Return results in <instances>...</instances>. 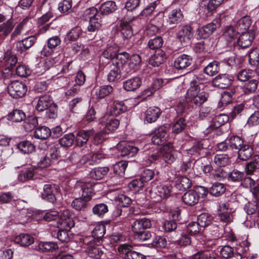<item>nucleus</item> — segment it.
<instances>
[{
    "mask_svg": "<svg viewBox=\"0 0 259 259\" xmlns=\"http://www.w3.org/2000/svg\"><path fill=\"white\" fill-rule=\"evenodd\" d=\"M130 55L128 53L123 52L116 54L115 59L111 62L115 65H117L121 68H122L128 60Z\"/></svg>",
    "mask_w": 259,
    "mask_h": 259,
    "instance_id": "obj_39",
    "label": "nucleus"
},
{
    "mask_svg": "<svg viewBox=\"0 0 259 259\" xmlns=\"http://www.w3.org/2000/svg\"><path fill=\"white\" fill-rule=\"evenodd\" d=\"M251 20L250 18L246 16L239 19L235 24L236 29L239 33H242L243 32H247L250 30L249 28L251 25Z\"/></svg>",
    "mask_w": 259,
    "mask_h": 259,
    "instance_id": "obj_20",
    "label": "nucleus"
},
{
    "mask_svg": "<svg viewBox=\"0 0 259 259\" xmlns=\"http://www.w3.org/2000/svg\"><path fill=\"white\" fill-rule=\"evenodd\" d=\"M249 63L251 66H259V49H252L248 53Z\"/></svg>",
    "mask_w": 259,
    "mask_h": 259,
    "instance_id": "obj_54",
    "label": "nucleus"
},
{
    "mask_svg": "<svg viewBox=\"0 0 259 259\" xmlns=\"http://www.w3.org/2000/svg\"><path fill=\"white\" fill-rule=\"evenodd\" d=\"M254 154L253 147L248 144L243 145L238 151V158L243 161L249 159Z\"/></svg>",
    "mask_w": 259,
    "mask_h": 259,
    "instance_id": "obj_28",
    "label": "nucleus"
},
{
    "mask_svg": "<svg viewBox=\"0 0 259 259\" xmlns=\"http://www.w3.org/2000/svg\"><path fill=\"white\" fill-rule=\"evenodd\" d=\"M184 19V16L180 9H175L171 12L168 17V22L170 24H178Z\"/></svg>",
    "mask_w": 259,
    "mask_h": 259,
    "instance_id": "obj_36",
    "label": "nucleus"
},
{
    "mask_svg": "<svg viewBox=\"0 0 259 259\" xmlns=\"http://www.w3.org/2000/svg\"><path fill=\"white\" fill-rule=\"evenodd\" d=\"M117 250L125 259H146L145 255L133 250V247L127 244L120 245Z\"/></svg>",
    "mask_w": 259,
    "mask_h": 259,
    "instance_id": "obj_4",
    "label": "nucleus"
},
{
    "mask_svg": "<svg viewBox=\"0 0 259 259\" xmlns=\"http://www.w3.org/2000/svg\"><path fill=\"white\" fill-rule=\"evenodd\" d=\"M132 21L122 19L120 21V28L121 33L124 39L131 38L133 35V31L131 25Z\"/></svg>",
    "mask_w": 259,
    "mask_h": 259,
    "instance_id": "obj_26",
    "label": "nucleus"
},
{
    "mask_svg": "<svg viewBox=\"0 0 259 259\" xmlns=\"http://www.w3.org/2000/svg\"><path fill=\"white\" fill-rule=\"evenodd\" d=\"M161 111L157 107H150L145 112V120L149 123L156 121L159 117Z\"/></svg>",
    "mask_w": 259,
    "mask_h": 259,
    "instance_id": "obj_25",
    "label": "nucleus"
},
{
    "mask_svg": "<svg viewBox=\"0 0 259 259\" xmlns=\"http://www.w3.org/2000/svg\"><path fill=\"white\" fill-rule=\"evenodd\" d=\"M97 243L90 247H87L86 251L91 257L100 259L103 254V247Z\"/></svg>",
    "mask_w": 259,
    "mask_h": 259,
    "instance_id": "obj_34",
    "label": "nucleus"
},
{
    "mask_svg": "<svg viewBox=\"0 0 259 259\" xmlns=\"http://www.w3.org/2000/svg\"><path fill=\"white\" fill-rule=\"evenodd\" d=\"M74 222L68 210H65L60 215L58 222V227L60 229L70 230L74 226Z\"/></svg>",
    "mask_w": 259,
    "mask_h": 259,
    "instance_id": "obj_6",
    "label": "nucleus"
},
{
    "mask_svg": "<svg viewBox=\"0 0 259 259\" xmlns=\"http://www.w3.org/2000/svg\"><path fill=\"white\" fill-rule=\"evenodd\" d=\"M118 52V48L116 45L108 46L102 53V56L106 59L113 61Z\"/></svg>",
    "mask_w": 259,
    "mask_h": 259,
    "instance_id": "obj_44",
    "label": "nucleus"
},
{
    "mask_svg": "<svg viewBox=\"0 0 259 259\" xmlns=\"http://www.w3.org/2000/svg\"><path fill=\"white\" fill-rule=\"evenodd\" d=\"M15 27L12 19H9L0 25V37H6L12 32Z\"/></svg>",
    "mask_w": 259,
    "mask_h": 259,
    "instance_id": "obj_33",
    "label": "nucleus"
},
{
    "mask_svg": "<svg viewBox=\"0 0 259 259\" xmlns=\"http://www.w3.org/2000/svg\"><path fill=\"white\" fill-rule=\"evenodd\" d=\"M106 67L108 71L107 80L109 82L115 81L121 78V67L115 65L111 62L108 63Z\"/></svg>",
    "mask_w": 259,
    "mask_h": 259,
    "instance_id": "obj_11",
    "label": "nucleus"
},
{
    "mask_svg": "<svg viewBox=\"0 0 259 259\" xmlns=\"http://www.w3.org/2000/svg\"><path fill=\"white\" fill-rule=\"evenodd\" d=\"M127 166V163L125 161H121L115 164L113 167V171L115 175L122 177L124 175V172Z\"/></svg>",
    "mask_w": 259,
    "mask_h": 259,
    "instance_id": "obj_58",
    "label": "nucleus"
},
{
    "mask_svg": "<svg viewBox=\"0 0 259 259\" xmlns=\"http://www.w3.org/2000/svg\"><path fill=\"white\" fill-rule=\"evenodd\" d=\"M192 58L189 55L183 54L177 57L174 63V67L178 70H183L191 65Z\"/></svg>",
    "mask_w": 259,
    "mask_h": 259,
    "instance_id": "obj_17",
    "label": "nucleus"
},
{
    "mask_svg": "<svg viewBox=\"0 0 259 259\" xmlns=\"http://www.w3.org/2000/svg\"><path fill=\"white\" fill-rule=\"evenodd\" d=\"M163 40L160 36H156L154 38L150 39L148 43V46L151 50H159L163 45Z\"/></svg>",
    "mask_w": 259,
    "mask_h": 259,
    "instance_id": "obj_57",
    "label": "nucleus"
},
{
    "mask_svg": "<svg viewBox=\"0 0 259 259\" xmlns=\"http://www.w3.org/2000/svg\"><path fill=\"white\" fill-rule=\"evenodd\" d=\"M95 133L93 128L89 130H80L75 138V142L77 146L81 147L87 144L91 136Z\"/></svg>",
    "mask_w": 259,
    "mask_h": 259,
    "instance_id": "obj_13",
    "label": "nucleus"
},
{
    "mask_svg": "<svg viewBox=\"0 0 259 259\" xmlns=\"http://www.w3.org/2000/svg\"><path fill=\"white\" fill-rule=\"evenodd\" d=\"M193 35V28L189 25L182 26L177 33V38L184 45L188 44Z\"/></svg>",
    "mask_w": 259,
    "mask_h": 259,
    "instance_id": "obj_10",
    "label": "nucleus"
},
{
    "mask_svg": "<svg viewBox=\"0 0 259 259\" xmlns=\"http://www.w3.org/2000/svg\"><path fill=\"white\" fill-rule=\"evenodd\" d=\"M141 78L139 77H135L125 81L123 83V87L127 91H134L141 86Z\"/></svg>",
    "mask_w": 259,
    "mask_h": 259,
    "instance_id": "obj_29",
    "label": "nucleus"
},
{
    "mask_svg": "<svg viewBox=\"0 0 259 259\" xmlns=\"http://www.w3.org/2000/svg\"><path fill=\"white\" fill-rule=\"evenodd\" d=\"M127 107L123 101H115L113 102L111 109V113L117 116L127 110Z\"/></svg>",
    "mask_w": 259,
    "mask_h": 259,
    "instance_id": "obj_41",
    "label": "nucleus"
},
{
    "mask_svg": "<svg viewBox=\"0 0 259 259\" xmlns=\"http://www.w3.org/2000/svg\"><path fill=\"white\" fill-rule=\"evenodd\" d=\"M229 204L224 203L220 206L218 216L220 220L225 223H229L232 221V215L228 211Z\"/></svg>",
    "mask_w": 259,
    "mask_h": 259,
    "instance_id": "obj_24",
    "label": "nucleus"
},
{
    "mask_svg": "<svg viewBox=\"0 0 259 259\" xmlns=\"http://www.w3.org/2000/svg\"><path fill=\"white\" fill-rule=\"evenodd\" d=\"M166 59V55L165 52L161 50H158L150 58L149 64L154 67L159 66Z\"/></svg>",
    "mask_w": 259,
    "mask_h": 259,
    "instance_id": "obj_23",
    "label": "nucleus"
},
{
    "mask_svg": "<svg viewBox=\"0 0 259 259\" xmlns=\"http://www.w3.org/2000/svg\"><path fill=\"white\" fill-rule=\"evenodd\" d=\"M226 191V188L222 183H215L211 186L209 190L210 194L214 196H220Z\"/></svg>",
    "mask_w": 259,
    "mask_h": 259,
    "instance_id": "obj_51",
    "label": "nucleus"
},
{
    "mask_svg": "<svg viewBox=\"0 0 259 259\" xmlns=\"http://www.w3.org/2000/svg\"><path fill=\"white\" fill-rule=\"evenodd\" d=\"M96 183L91 181H85L83 180L77 181L75 185V188L81 192L82 197L90 200L94 193V187Z\"/></svg>",
    "mask_w": 259,
    "mask_h": 259,
    "instance_id": "obj_2",
    "label": "nucleus"
},
{
    "mask_svg": "<svg viewBox=\"0 0 259 259\" xmlns=\"http://www.w3.org/2000/svg\"><path fill=\"white\" fill-rule=\"evenodd\" d=\"M59 190V187L54 184H46L44 186L43 192L41 195L42 199L54 203L56 201V193Z\"/></svg>",
    "mask_w": 259,
    "mask_h": 259,
    "instance_id": "obj_8",
    "label": "nucleus"
},
{
    "mask_svg": "<svg viewBox=\"0 0 259 259\" xmlns=\"http://www.w3.org/2000/svg\"><path fill=\"white\" fill-rule=\"evenodd\" d=\"M201 80L202 79L200 77H196L192 81H191L190 83V87L188 90L186 94V101L192 99L195 96L200 93L199 84L201 83Z\"/></svg>",
    "mask_w": 259,
    "mask_h": 259,
    "instance_id": "obj_15",
    "label": "nucleus"
},
{
    "mask_svg": "<svg viewBox=\"0 0 259 259\" xmlns=\"http://www.w3.org/2000/svg\"><path fill=\"white\" fill-rule=\"evenodd\" d=\"M161 153L163 160L167 164H171L176 160L174 146L171 143H168L163 146Z\"/></svg>",
    "mask_w": 259,
    "mask_h": 259,
    "instance_id": "obj_9",
    "label": "nucleus"
},
{
    "mask_svg": "<svg viewBox=\"0 0 259 259\" xmlns=\"http://www.w3.org/2000/svg\"><path fill=\"white\" fill-rule=\"evenodd\" d=\"M25 119L24 127L27 132L32 131L38 125L37 118L34 115H30Z\"/></svg>",
    "mask_w": 259,
    "mask_h": 259,
    "instance_id": "obj_48",
    "label": "nucleus"
},
{
    "mask_svg": "<svg viewBox=\"0 0 259 259\" xmlns=\"http://www.w3.org/2000/svg\"><path fill=\"white\" fill-rule=\"evenodd\" d=\"M88 201L82 197L77 198L72 201L71 206L77 210H84L87 207Z\"/></svg>",
    "mask_w": 259,
    "mask_h": 259,
    "instance_id": "obj_55",
    "label": "nucleus"
},
{
    "mask_svg": "<svg viewBox=\"0 0 259 259\" xmlns=\"http://www.w3.org/2000/svg\"><path fill=\"white\" fill-rule=\"evenodd\" d=\"M169 127L163 125L156 128L154 131V135L152 137V142L155 145H162L166 141L168 135L167 134Z\"/></svg>",
    "mask_w": 259,
    "mask_h": 259,
    "instance_id": "obj_5",
    "label": "nucleus"
},
{
    "mask_svg": "<svg viewBox=\"0 0 259 259\" xmlns=\"http://www.w3.org/2000/svg\"><path fill=\"white\" fill-rule=\"evenodd\" d=\"M151 222L150 219L143 218L136 220L133 223L132 230L135 235L141 233L145 229L150 228L151 227Z\"/></svg>",
    "mask_w": 259,
    "mask_h": 259,
    "instance_id": "obj_14",
    "label": "nucleus"
},
{
    "mask_svg": "<svg viewBox=\"0 0 259 259\" xmlns=\"http://www.w3.org/2000/svg\"><path fill=\"white\" fill-rule=\"evenodd\" d=\"M139 148L133 145H127L123 147L121 151V156L122 157H133L138 152Z\"/></svg>",
    "mask_w": 259,
    "mask_h": 259,
    "instance_id": "obj_53",
    "label": "nucleus"
},
{
    "mask_svg": "<svg viewBox=\"0 0 259 259\" xmlns=\"http://www.w3.org/2000/svg\"><path fill=\"white\" fill-rule=\"evenodd\" d=\"M212 218L208 213H203L198 216L197 222L202 228H205L212 223Z\"/></svg>",
    "mask_w": 259,
    "mask_h": 259,
    "instance_id": "obj_52",
    "label": "nucleus"
},
{
    "mask_svg": "<svg viewBox=\"0 0 259 259\" xmlns=\"http://www.w3.org/2000/svg\"><path fill=\"white\" fill-rule=\"evenodd\" d=\"M17 148L23 153L28 154L35 150V146L28 141H23L17 145Z\"/></svg>",
    "mask_w": 259,
    "mask_h": 259,
    "instance_id": "obj_46",
    "label": "nucleus"
},
{
    "mask_svg": "<svg viewBox=\"0 0 259 259\" xmlns=\"http://www.w3.org/2000/svg\"><path fill=\"white\" fill-rule=\"evenodd\" d=\"M207 99V97L204 92H200L194 97L186 101L189 104H193L197 106H199L203 104Z\"/></svg>",
    "mask_w": 259,
    "mask_h": 259,
    "instance_id": "obj_50",
    "label": "nucleus"
},
{
    "mask_svg": "<svg viewBox=\"0 0 259 259\" xmlns=\"http://www.w3.org/2000/svg\"><path fill=\"white\" fill-rule=\"evenodd\" d=\"M100 122L104 126V130L106 133L114 131L117 129L119 125V120L114 118L106 119V117H103L101 119Z\"/></svg>",
    "mask_w": 259,
    "mask_h": 259,
    "instance_id": "obj_16",
    "label": "nucleus"
},
{
    "mask_svg": "<svg viewBox=\"0 0 259 259\" xmlns=\"http://www.w3.org/2000/svg\"><path fill=\"white\" fill-rule=\"evenodd\" d=\"M217 25L214 23H208L198 29V34L201 38L208 37L216 30Z\"/></svg>",
    "mask_w": 259,
    "mask_h": 259,
    "instance_id": "obj_27",
    "label": "nucleus"
},
{
    "mask_svg": "<svg viewBox=\"0 0 259 259\" xmlns=\"http://www.w3.org/2000/svg\"><path fill=\"white\" fill-rule=\"evenodd\" d=\"M36 38L33 36L27 37L16 43V49L20 53L23 52L31 48L35 43Z\"/></svg>",
    "mask_w": 259,
    "mask_h": 259,
    "instance_id": "obj_19",
    "label": "nucleus"
},
{
    "mask_svg": "<svg viewBox=\"0 0 259 259\" xmlns=\"http://www.w3.org/2000/svg\"><path fill=\"white\" fill-rule=\"evenodd\" d=\"M191 185V181L185 176L180 177L176 182V186L180 190L188 189Z\"/></svg>",
    "mask_w": 259,
    "mask_h": 259,
    "instance_id": "obj_47",
    "label": "nucleus"
},
{
    "mask_svg": "<svg viewBox=\"0 0 259 259\" xmlns=\"http://www.w3.org/2000/svg\"><path fill=\"white\" fill-rule=\"evenodd\" d=\"M54 103L53 101L49 95H44L39 98L36 109L39 111H43L48 109Z\"/></svg>",
    "mask_w": 259,
    "mask_h": 259,
    "instance_id": "obj_21",
    "label": "nucleus"
},
{
    "mask_svg": "<svg viewBox=\"0 0 259 259\" xmlns=\"http://www.w3.org/2000/svg\"><path fill=\"white\" fill-rule=\"evenodd\" d=\"M116 9L115 3L113 1H107L102 4L100 11L103 15H108L114 12Z\"/></svg>",
    "mask_w": 259,
    "mask_h": 259,
    "instance_id": "obj_43",
    "label": "nucleus"
},
{
    "mask_svg": "<svg viewBox=\"0 0 259 259\" xmlns=\"http://www.w3.org/2000/svg\"><path fill=\"white\" fill-rule=\"evenodd\" d=\"M110 170L108 166L98 167L92 169L90 172V177L95 180H100L106 176Z\"/></svg>",
    "mask_w": 259,
    "mask_h": 259,
    "instance_id": "obj_22",
    "label": "nucleus"
},
{
    "mask_svg": "<svg viewBox=\"0 0 259 259\" xmlns=\"http://www.w3.org/2000/svg\"><path fill=\"white\" fill-rule=\"evenodd\" d=\"M214 163L218 166L224 167L229 163V158L227 154H217L213 159Z\"/></svg>",
    "mask_w": 259,
    "mask_h": 259,
    "instance_id": "obj_56",
    "label": "nucleus"
},
{
    "mask_svg": "<svg viewBox=\"0 0 259 259\" xmlns=\"http://www.w3.org/2000/svg\"><path fill=\"white\" fill-rule=\"evenodd\" d=\"M238 34H239V32H237L235 27L228 26L225 27L223 35L226 40L231 41L236 37Z\"/></svg>",
    "mask_w": 259,
    "mask_h": 259,
    "instance_id": "obj_49",
    "label": "nucleus"
},
{
    "mask_svg": "<svg viewBox=\"0 0 259 259\" xmlns=\"http://www.w3.org/2000/svg\"><path fill=\"white\" fill-rule=\"evenodd\" d=\"M255 35V31L254 29H251L247 32L241 33L238 38V45L243 49L246 48L251 46Z\"/></svg>",
    "mask_w": 259,
    "mask_h": 259,
    "instance_id": "obj_7",
    "label": "nucleus"
},
{
    "mask_svg": "<svg viewBox=\"0 0 259 259\" xmlns=\"http://www.w3.org/2000/svg\"><path fill=\"white\" fill-rule=\"evenodd\" d=\"M205 140L198 141L188 150V153L191 155L199 156L203 153L206 147H205Z\"/></svg>",
    "mask_w": 259,
    "mask_h": 259,
    "instance_id": "obj_37",
    "label": "nucleus"
},
{
    "mask_svg": "<svg viewBox=\"0 0 259 259\" xmlns=\"http://www.w3.org/2000/svg\"><path fill=\"white\" fill-rule=\"evenodd\" d=\"M220 255L224 258L242 259L240 253L236 252L234 249L229 245L223 246L220 251Z\"/></svg>",
    "mask_w": 259,
    "mask_h": 259,
    "instance_id": "obj_18",
    "label": "nucleus"
},
{
    "mask_svg": "<svg viewBox=\"0 0 259 259\" xmlns=\"http://www.w3.org/2000/svg\"><path fill=\"white\" fill-rule=\"evenodd\" d=\"M257 169H259V155H255L252 159L245 166V172L247 175H252Z\"/></svg>",
    "mask_w": 259,
    "mask_h": 259,
    "instance_id": "obj_30",
    "label": "nucleus"
},
{
    "mask_svg": "<svg viewBox=\"0 0 259 259\" xmlns=\"http://www.w3.org/2000/svg\"><path fill=\"white\" fill-rule=\"evenodd\" d=\"M219 67L218 62L213 61L210 63L207 66L204 68V72L205 74L209 76H213L219 72Z\"/></svg>",
    "mask_w": 259,
    "mask_h": 259,
    "instance_id": "obj_60",
    "label": "nucleus"
},
{
    "mask_svg": "<svg viewBox=\"0 0 259 259\" xmlns=\"http://www.w3.org/2000/svg\"><path fill=\"white\" fill-rule=\"evenodd\" d=\"M230 147L232 149L239 150L243 145V140L239 137L232 136L229 139Z\"/></svg>",
    "mask_w": 259,
    "mask_h": 259,
    "instance_id": "obj_64",
    "label": "nucleus"
},
{
    "mask_svg": "<svg viewBox=\"0 0 259 259\" xmlns=\"http://www.w3.org/2000/svg\"><path fill=\"white\" fill-rule=\"evenodd\" d=\"M4 60L10 69H13L17 62V58L16 55L13 54L11 50H8L5 52Z\"/></svg>",
    "mask_w": 259,
    "mask_h": 259,
    "instance_id": "obj_42",
    "label": "nucleus"
},
{
    "mask_svg": "<svg viewBox=\"0 0 259 259\" xmlns=\"http://www.w3.org/2000/svg\"><path fill=\"white\" fill-rule=\"evenodd\" d=\"M257 201L254 200L248 202L244 206V210L248 215L256 214L259 217V209L257 205Z\"/></svg>",
    "mask_w": 259,
    "mask_h": 259,
    "instance_id": "obj_45",
    "label": "nucleus"
},
{
    "mask_svg": "<svg viewBox=\"0 0 259 259\" xmlns=\"http://www.w3.org/2000/svg\"><path fill=\"white\" fill-rule=\"evenodd\" d=\"M105 233V227L103 225L97 226L92 232V236L97 243H100V239L103 237Z\"/></svg>",
    "mask_w": 259,
    "mask_h": 259,
    "instance_id": "obj_62",
    "label": "nucleus"
},
{
    "mask_svg": "<svg viewBox=\"0 0 259 259\" xmlns=\"http://www.w3.org/2000/svg\"><path fill=\"white\" fill-rule=\"evenodd\" d=\"M259 82L256 79H251L244 84L242 87V92L248 95L254 93L257 89Z\"/></svg>",
    "mask_w": 259,
    "mask_h": 259,
    "instance_id": "obj_35",
    "label": "nucleus"
},
{
    "mask_svg": "<svg viewBox=\"0 0 259 259\" xmlns=\"http://www.w3.org/2000/svg\"><path fill=\"white\" fill-rule=\"evenodd\" d=\"M75 137L72 133L64 135L59 140V143L62 146L68 147L71 146L74 141Z\"/></svg>",
    "mask_w": 259,
    "mask_h": 259,
    "instance_id": "obj_59",
    "label": "nucleus"
},
{
    "mask_svg": "<svg viewBox=\"0 0 259 259\" xmlns=\"http://www.w3.org/2000/svg\"><path fill=\"white\" fill-rule=\"evenodd\" d=\"M14 241L22 246H28L33 243L34 238L28 234L22 233L15 237Z\"/></svg>",
    "mask_w": 259,
    "mask_h": 259,
    "instance_id": "obj_32",
    "label": "nucleus"
},
{
    "mask_svg": "<svg viewBox=\"0 0 259 259\" xmlns=\"http://www.w3.org/2000/svg\"><path fill=\"white\" fill-rule=\"evenodd\" d=\"M172 186L170 185L160 184L150 191V198L153 202H160L168 197L171 193Z\"/></svg>",
    "mask_w": 259,
    "mask_h": 259,
    "instance_id": "obj_1",
    "label": "nucleus"
},
{
    "mask_svg": "<svg viewBox=\"0 0 259 259\" xmlns=\"http://www.w3.org/2000/svg\"><path fill=\"white\" fill-rule=\"evenodd\" d=\"M232 77L229 75L221 74L213 79L212 84L220 89H226L232 84Z\"/></svg>",
    "mask_w": 259,
    "mask_h": 259,
    "instance_id": "obj_12",
    "label": "nucleus"
},
{
    "mask_svg": "<svg viewBox=\"0 0 259 259\" xmlns=\"http://www.w3.org/2000/svg\"><path fill=\"white\" fill-rule=\"evenodd\" d=\"M39 250L42 252L52 251L58 248L57 243L52 242H40L38 245Z\"/></svg>",
    "mask_w": 259,
    "mask_h": 259,
    "instance_id": "obj_61",
    "label": "nucleus"
},
{
    "mask_svg": "<svg viewBox=\"0 0 259 259\" xmlns=\"http://www.w3.org/2000/svg\"><path fill=\"white\" fill-rule=\"evenodd\" d=\"M112 91L113 88L111 85H103L97 90L96 94L98 98L102 99L109 95Z\"/></svg>",
    "mask_w": 259,
    "mask_h": 259,
    "instance_id": "obj_63",
    "label": "nucleus"
},
{
    "mask_svg": "<svg viewBox=\"0 0 259 259\" xmlns=\"http://www.w3.org/2000/svg\"><path fill=\"white\" fill-rule=\"evenodd\" d=\"M184 203L189 206H193L197 204L199 199L193 190H190L184 193L182 197Z\"/></svg>",
    "mask_w": 259,
    "mask_h": 259,
    "instance_id": "obj_31",
    "label": "nucleus"
},
{
    "mask_svg": "<svg viewBox=\"0 0 259 259\" xmlns=\"http://www.w3.org/2000/svg\"><path fill=\"white\" fill-rule=\"evenodd\" d=\"M51 135V131L45 126L37 127L34 134L35 138L40 140H45Z\"/></svg>",
    "mask_w": 259,
    "mask_h": 259,
    "instance_id": "obj_40",
    "label": "nucleus"
},
{
    "mask_svg": "<svg viewBox=\"0 0 259 259\" xmlns=\"http://www.w3.org/2000/svg\"><path fill=\"white\" fill-rule=\"evenodd\" d=\"M25 118V114L21 110L14 109L8 115V119L13 122H19Z\"/></svg>",
    "mask_w": 259,
    "mask_h": 259,
    "instance_id": "obj_38",
    "label": "nucleus"
},
{
    "mask_svg": "<svg viewBox=\"0 0 259 259\" xmlns=\"http://www.w3.org/2000/svg\"><path fill=\"white\" fill-rule=\"evenodd\" d=\"M7 89L8 93L11 97L17 99L25 95L27 87L22 81L14 80L8 85Z\"/></svg>",
    "mask_w": 259,
    "mask_h": 259,
    "instance_id": "obj_3",
    "label": "nucleus"
}]
</instances>
